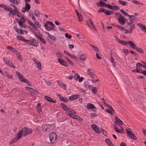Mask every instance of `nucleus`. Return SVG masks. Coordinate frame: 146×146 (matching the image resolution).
<instances>
[{
  "label": "nucleus",
  "mask_w": 146,
  "mask_h": 146,
  "mask_svg": "<svg viewBox=\"0 0 146 146\" xmlns=\"http://www.w3.org/2000/svg\"><path fill=\"white\" fill-rule=\"evenodd\" d=\"M50 142L52 144H54L56 143L58 140L57 135L54 132H52L49 135Z\"/></svg>",
  "instance_id": "nucleus-1"
},
{
  "label": "nucleus",
  "mask_w": 146,
  "mask_h": 146,
  "mask_svg": "<svg viewBox=\"0 0 146 146\" xmlns=\"http://www.w3.org/2000/svg\"><path fill=\"white\" fill-rule=\"evenodd\" d=\"M25 42L27 43L29 45H32L35 46H37L38 45V43L34 38L29 40L25 39Z\"/></svg>",
  "instance_id": "nucleus-2"
},
{
  "label": "nucleus",
  "mask_w": 146,
  "mask_h": 146,
  "mask_svg": "<svg viewBox=\"0 0 146 146\" xmlns=\"http://www.w3.org/2000/svg\"><path fill=\"white\" fill-rule=\"evenodd\" d=\"M44 27L46 30L50 31L53 29L54 27V25L52 22L47 21L45 23Z\"/></svg>",
  "instance_id": "nucleus-3"
},
{
  "label": "nucleus",
  "mask_w": 146,
  "mask_h": 146,
  "mask_svg": "<svg viewBox=\"0 0 146 146\" xmlns=\"http://www.w3.org/2000/svg\"><path fill=\"white\" fill-rule=\"evenodd\" d=\"M125 27L127 28L128 30H130L128 31V33H131L132 30L134 29L135 28L134 24L131 23H127L126 24Z\"/></svg>",
  "instance_id": "nucleus-4"
},
{
  "label": "nucleus",
  "mask_w": 146,
  "mask_h": 146,
  "mask_svg": "<svg viewBox=\"0 0 146 146\" xmlns=\"http://www.w3.org/2000/svg\"><path fill=\"white\" fill-rule=\"evenodd\" d=\"M21 131L22 133H24L23 134V136L31 134L32 132V130L31 129L27 128L25 127L23 128Z\"/></svg>",
  "instance_id": "nucleus-5"
},
{
  "label": "nucleus",
  "mask_w": 146,
  "mask_h": 146,
  "mask_svg": "<svg viewBox=\"0 0 146 146\" xmlns=\"http://www.w3.org/2000/svg\"><path fill=\"white\" fill-rule=\"evenodd\" d=\"M86 23L88 26H89L92 30L95 31L96 30V29L94 25L93 22L91 19H90L88 21H87Z\"/></svg>",
  "instance_id": "nucleus-6"
},
{
  "label": "nucleus",
  "mask_w": 146,
  "mask_h": 146,
  "mask_svg": "<svg viewBox=\"0 0 146 146\" xmlns=\"http://www.w3.org/2000/svg\"><path fill=\"white\" fill-rule=\"evenodd\" d=\"M25 7L22 9V11L24 13H25L26 11L29 12L31 8L30 5L28 3L27 1H25Z\"/></svg>",
  "instance_id": "nucleus-7"
},
{
  "label": "nucleus",
  "mask_w": 146,
  "mask_h": 146,
  "mask_svg": "<svg viewBox=\"0 0 146 146\" xmlns=\"http://www.w3.org/2000/svg\"><path fill=\"white\" fill-rule=\"evenodd\" d=\"M16 74L18 77V78L19 80L21 82H25L27 80L19 72H16Z\"/></svg>",
  "instance_id": "nucleus-8"
},
{
  "label": "nucleus",
  "mask_w": 146,
  "mask_h": 146,
  "mask_svg": "<svg viewBox=\"0 0 146 146\" xmlns=\"http://www.w3.org/2000/svg\"><path fill=\"white\" fill-rule=\"evenodd\" d=\"M3 59L4 61L5 62L6 64L9 65L10 67L13 68H15V67L9 60L4 58H3Z\"/></svg>",
  "instance_id": "nucleus-9"
},
{
  "label": "nucleus",
  "mask_w": 146,
  "mask_h": 146,
  "mask_svg": "<svg viewBox=\"0 0 146 146\" xmlns=\"http://www.w3.org/2000/svg\"><path fill=\"white\" fill-rule=\"evenodd\" d=\"M91 127L95 131L98 133H100V131L99 127L96 125H92Z\"/></svg>",
  "instance_id": "nucleus-10"
},
{
  "label": "nucleus",
  "mask_w": 146,
  "mask_h": 146,
  "mask_svg": "<svg viewBox=\"0 0 146 146\" xmlns=\"http://www.w3.org/2000/svg\"><path fill=\"white\" fill-rule=\"evenodd\" d=\"M80 95L79 94L72 95L69 98V100L72 101L78 99L79 98Z\"/></svg>",
  "instance_id": "nucleus-11"
},
{
  "label": "nucleus",
  "mask_w": 146,
  "mask_h": 146,
  "mask_svg": "<svg viewBox=\"0 0 146 146\" xmlns=\"http://www.w3.org/2000/svg\"><path fill=\"white\" fill-rule=\"evenodd\" d=\"M15 20L19 24V25L21 26L23 28H25L26 27V26L25 24L23 22H22L21 20L17 18H16Z\"/></svg>",
  "instance_id": "nucleus-12"
},
{
  "label": "nucleus",
  "mask_w": 146,
  "mask_h": 146,
  "mask_svg": "<svg viewBox=\"0 0 146 146\" xmlns=\"http://www.w3.org/2000/svg\"><path fill=\"white\" fill-rule=\"evenodd\" d=\"M87 72L89 76L92 78H93L94 76V74L93 70L89 68Z\"/></svg>",
  "instance_id": "nucleus-13"
},
{
  "label": "nucleus",
  "mask_w": 146,
  "mask_h": 146,
  "mask_svg": "<svg viewBox=\"0 0 146 146\" xmlns=\"http://www.w3.org/2000/svg\"><path fill=\"white\" fill-rule=\"evenodd\" d=\"M86 108L88 109H94L96 108V107L94 105L91 103H88L86 106Z\"/></svg>",
  "instance_id": "nucleus-14"
},
{
  "label": "nucleus",
  "mask_w": 146,
  "mask_h": 146,
  "mask_svg": "<svg viewBox=\"0 0 146 146\" xmlns=\"http://www.w3.org/2000/svg\"><path fill=\"white\" fill-rule=\"evenodd\" d=\"M58 62L62 65H63L64 66L67 67V65L66 64H67V63L66 61L62 59H60V58H58Z\"/></svg>",
  "instance_id": "nucleus-15"
},
{
  "label": "nucleus",
  "mask_w": 146,
  "mask_h": 146,
  "mask_svg": "<svg viewBox=\"0 0 146 146\" xmlns=\"http://www.w3.org/2000/svg\"><path fill=\"white\" fill-rule=\"evenodd\" d=\"M89 89L91 90L92 93L96 94L97 92V89L96 87H92L91 86H88Z\"/></svg>",
  "instance_id": "nucleus-16"
},
{
  "label": "nucleus",
  "mask_w": 146,
  "mask_h": 146,
  "mask_svg": "<svg viewBox=\"0 0 146 146\" xmlns=\"http://www.w3.org/2000/svg\"><path fill=\"white\" fill-rule=\"evenodd\" d=\"M127 43L128 44L130 45L132 48L135 49L137 47L136 46V44L131 41H128Z\"/></svg>",
  "instance_id": "nucleus-17"
},
{
  "label": "nucleus",
  "mask_w": 146,
  "mask_h": 146,
  "mask_svg": "<svg viewBox=\"0 0 146 146\" xmlns=\"http://www.w3.org/2000/svg\"><path fill=\"white\" fill-rule=\"evenodd\" d=\"M54 128L55 125H48L47 131H52L54 129Z\"/></svg>",
  "instance_id": "nucleus-18"
},
{
  "label": "nucleus",
  "mask_w": 146,
  "mask_h": 146,
  "mask_svg": "<svg viewBox=\"0 0 146 146\" xmlns=\"http://www.w3.org/2000/svg\"><path fill=\"white\" fill-rule=\"evenodd\" d=\"M57 83L61 87L65 90H66V86L64 83L62 82H60L59 81L57 82Z\"/></svg>",
  "instance_id": "nucleus-19"
},
{
  "label": "nucleus",
  "mask_w": 146,
  "mask_h": 146,
  "mask_svg": "<svg viewBox=\"0 0 146 146\" xmlns=\"http://www.w3.org/2000/svg\"><path fill=\"white\" fill-rule=\"evenodd\" d=\"M14 9V10L13 9L12 10H11V11L9 12H10V15L11 16H13V17L16 15L17 9Z\"/></svg>",
  "instance_id": "nucleus-20"
},
{
  "label": "nucleus",
  "mask_w": 146,
  "mask_h": 146,
  "mask_svg": "<svg viewBox=\"0 0 146 146\" xmlns=\"http://www.w3.org/2000/svg\"><path fill=\"white\" fill-rule=\"evenodd\" d=\"M117 19L119 23L121 25H123L125 24L126 19L124 18L121 19L119 18H118Z\"/></svg>",
  "instance_id": "nucleus-21"
},
{
  "label": "nucleus",
  "mask_w": 146,
  "mask_h": 146,
  "mask_svg": "<svg viewBox=\"0 0 146 146\" xmlns=\"http://www.w3.org/2000/svg\"><path fill=\"white\" fill-rule=\"evenodd\" d=\"M44 98L46 100H47L48 102H50L54 103H56V101L55 100L53 101L48 96H45Z\"/></svg>",
  "instance_id": "nucleus-22"
},
{
  "label": "nucleus",
  "mask_w": 146,
  "mask_h": 146,
  "mask_svg": "<svg viewBox=\"0 0 146 146\" xmlns=\"http://www.w3.org/2000/svg\"><path fill=\"white\" fill-rule=\"evenodd\" d=\"M128 136L130 139H132L134 140H136L137 139V137L133 132L130 134V135H128Z\"/></svg>",
  "instance_id": "nucleus-23"
},
{
  "label": "nucleus",
  "mask_w": 146,
  "mask_h": 146,
  "mask_svg": "<svg viewBox=\"0 0 146 146\" xmlns=\"http://www.w3.org/2000/svg\"><path fill=\"white\" fill-rule=\"evenodd\" d=\"M125 131L127 133V136L129 135H130V134L133 132L132 130L131 129L129 128H127L125 129Z\"/></svg>",
  "instance_id": "nucleus-24"
},
{
  "label": "nucleus",
  "mask_w": 146,
  "mask_h": 146,
  "mask_svg": "<svg viewBox=\"0 0 146 146\" xmlns=\"http://www.w3.org/2000/svg\"><path fill=\"white\" fill-rule=\"evenodd\" d=\"M35 63L37 65V67L39 70H41V64L40 62L37 61V60H36V61H35Z\"/></svg>",
  "instance_id": "nucleus-25"
},
{
  "label": "nucleus",
  "mask_w": 146,
  "mask_h": 146,
  "mask_svg": "<svg viewBox=\"0 0 146 146\" xmlns=\"http://www.w3.org/2000/svg\"><path fill=\"white\" fill-rule=\"evenodd\" d=\"M10 2L13 3V4L17 5L19 4L20 3V0H9Z\"/></svg>",
  "instance_id": "nucleus-26"
},
{
  "label": "nucleus",
  "mask_w": 146,
  "mask_h": 146,
  "mask_svg": "<svg viewBox=\"0 0 146 146\" xmlns=\"http://www.w3.org/2000/svg\"><path fill=\"white\" fill-rule=\"evenodd\" d=\"M87 58V56L85 54H82L80 56V59L81 60L85 61L86 60Z\"/></svg>",
  "instance_id": "nucleus-27"
},
{
  "label": "nucleus",
  "mask_w": 146,
  "mask_h": 146,
  "mask_svg": "<svg viewBox=\"0 0 146 146\" xmlns=\"http://www.w3.org/2000/svg\"><path fill=\"white\" fill-rule=\"evenodd\" d=\"M105 141L107 144L110 146H114L113 145L109 139H106Z\"/></svg>",
  "instance_id": "nucleus-28"
},
{
  "label": "nucleus",
  "mask_w": 146,
  "mask_h": 146,
  "mask_svg": "<svg viewBox=\"0 0 146 146\" xmlns=\"http://www.w3.org/2000/svg\"><path fill=\"white\" fill-rule=\"evenodd\" d=\"M135 50L141 54H143L144 53V50L141 48L137 47Z\"/></svg>",
  "instance_id": "nucleus-29"
},
{
  "label": "nucleus",
  "mask_w": 146,
  "mask_h": 146,
  "mask_svg": "<svg viewBox=\"0 0 146 146\" xmlns=\"http://www.w3.org/2000/svg\"><path fill=\"white\" fill-rule=\"evenodd\" d=\"M42 129L44 131H47L48 125L44 124L42 126Z\"/></svg>",
  "instance_id": "nucleus-30"
},
{
  "label": "nucleus",
  "mask_w": 146,
  "mask_h": 146,
  "mask_svg": "<svg viewBox=\"0 0 146 146\" xmlns=\"http://www.w3.org/2000/svg\"><path fill=\"white\" fill-rule=\"evenodd\" d=\"M40 105L41 104L40 103L38 104L37 105V111L39 113H40V112H42V108Z\"/></svg>",
  "instance_id": "nucleus-31"
},
{
  "label": "nucleus",
  "mask_w": 146,
  "mask_h": 146,
  "mask_svg": "<svg viewBox=\"0 0 146 146\" xmlns=\"http://www.w3.org/2000/svg\"><path fill=\"white\" fill-rule=\"evenodd\" d=\"M16 37H17V39H18V40H22V41H23L24 42H25V38H24V37H23L20 36L19 35L17 36Z\"/></svg>",
  "instance_id": "nucleus-32"
},
{
  "label": "nucleus",
  "mask_w": 146,
  "mask_h": 146,
  "mask_svg": "<svg viewBox=\"0 0 146 146\" xmlns=\"http://www.w3.org/2000/svg\"><path fill=\"white\" fill-rule=\"evenodd\" d=\"M23 133L21 130H20L18 133L17 134V137H17V138L19 139L21 138V135H23Z\"/></svg>",
  "instance_id": "nucleus-33"
},
{
  "label": "nucleus",
  "mask_w": 146,
  "mask_h": 146,
  "mask_svg": "<svg viewBox=\"0 0 146 146\" xmlns=\"http://www.w3.org/2000/svg\"><path fill=\"white\" fill-rule=\"evenodd\" d=\"M114 127L115 131L119 133H122V132L121 130H119L117 126L116 125H114Z\"/></svg>",
  "instance_id": "nucleus-34"
},
{
  "label": "nucleus",
  "mask_w": 146,
  "mask_h": 146,
  "mask_svg": "<svg viewBox=\"0 0 146 146\" xmlns=\"http://www.w3.org/2000/svg\"><path fill=\"white\" fill-rule=\"evenodd\" d=\"M60 99V101L65 102H67L68 101V99L66 97H61Z\"/></svg>",
  "instance_id": "nucleus-35"
},
{
  "label": "nucleus",
  "mask_w": 146,
  "mask_h": 146,
  "mask_svg": "<svg viewBox=\"0 0 146 146\" xmlns=\"http://www.w3.org/2000/svg\"><path fill=\"white\" fill-rule=\"evenodd\" d=\"M132 2L135 4H138V5H143V4L140 3L139 1H137L136 0H132Z\"/></svg>",
  "instance_id": "nucleus-36"
},
{
  "label": "nucleus",
  "mask_w": 146,
  "mask_h": 146,
  "mask_svg": "<svg viewBox=\"0 0 146 146\" xmlns=\"http://www.w3.org/2000/svg\"><path fill=\"white\" fill-rule=\"evenodd\" d=\"M62 108L65 111H66L67 109L68 108V107L66 105H65L64 104L61 103L60 104Z\"/></svg>",
  "instance_id": "nucleus-37"
},
{
  "label": "nucleus",
  "mask_w": 146,
  "mask_h": 146,
  "mask_svg": "<svg viewBox=\"0 0 146 146\" xmlns=\"http://www.w3.org/2000/svg\"><path fill=\"white\" fill-rule=\"evenodd\" d=\"M19 139L17 138V137H15V138H13L12 140L9 142L10 144H11L12 143L15 142L17 141Z\"/></svg>",
  "instance_id": "nucleus-38"
},
{
  "label": "nucleus",
  "mask_w": 146,
  "mask_h": 146,
  "mask_svg": "<svg viewBox=\"0 0 146 146\" xmlns=\"http://www.w3.org/2000/svg\"><path fill=\"white\" fill-rule=\"evenodd\" d=\"M112 25L114 26L115 27H116L118 29H119L121 30H125V28H124L123 26H121L119 25H115L113 24H112Z\"/></svg>",
  "instance_id": "nucleus-39"
},
{
  "label": "nucleus",
  "mask_w": 146,
  "mask_h": 146,
  "mask_svg": "<svg viewBox=\"0 0 146 146\" xmlns=\"http://www.w3.org/2000/svg\"><path fill=\"white\" fill-rule=\"evenodd\" d=\"M138 68H140V69H137L136 70V72L140 73H142L144 74L143 72L144 71H146L142 70L141 68L140 67H139Z\"/></svg>",
  "instance_id": "nucleus-40"
},
{
  "label": "nucleus",
  "mask_w": 146,
  "mask_h": 146,
  "mask_svg": "<svg viewBox=\"0 0 146 146\" xmlns=\"http://www.w3.org/2000/svg\"><path fill=\"white\" fill-rule=\"evenodd\" d=\"M114 13V11H108L107 10H106L105 13L107 15H110L113 14Z\"/></svg>",
  "instance_id": "nucleus-41"
},
{
  "label": "nucleus",
  "mask_w": 146,
  "mask_h": 146,
  "mask_svg": "<svg viewBox=\"0 0 146 146\" xmlns=\"http://www.w3.org/2000/svg\"><path fill=\"white\" fill-rule=\"evenodd\" d=\"M33 30V33L38 38H39L41 36L39 35L37 32H36L33 29H32Z\"/></svg>",
  "instance_id": "nucleus-42"
},
{
  "label": "nucleus",
  "mask_w": 146,
  "mask_h": 146,
  "mask_svg": "<svg viewBox=\"0 0 146 146\" xmlns=\"http://www.w3.org/2000/svg\"><path fill=\"white\" fill-rule=\"evenodd\" d=\"M118 2L119 3L124 6H125L127 5V3L126 2L120 0H119L118 1Z\"/></svg>",
  "instance_id": "nucleus-43"
},
{
  "label": "nucleus",
  "mask_w": 146,
  "mask_h": 146,
  "mask_svg": "<svg viewBox=\"0 0 146 146\" xmlns=\"http://www.w3.org/2000/svg\"><path fill=\"white\" fill-rule=\"evenodd\" d=\"M5 10L9 12L11 10H12L13 9L12 8L9 6H6V7L5 8Z\"/></svg>",
  "instance_id": "nucleus-44"
},
{
  "label": "nucleus",
  "mask_w": 146,
  "mask_h": 146,
  "mask_svg": "<svg viewBox=\"0 0 146 146\" xmlns=\"http://www.w3.org/2000/svg\"><path fill=\"white\" fill-rule=\"evenodd\" d=\"M115 14L117 17H119L120 18V19H121L125 18L121 14L119 13H115Z\"/></svg>",
  "instance_id": "nucleus-45"
},
{
  "label": "nucleus",
  "mask_w": 146,
  "mask_h": 146,
  "mask_svg": "<svg viewBox=\"0 0 146 146\" xmlns=\"http://www.w3.org/2000/svg\"><path fill=\"white\" fill-rule=\"evenodd\" d=\"M7 48L14 52H17V51L15 49L13 48L12 47L8 46L7 47Z\"/></svg>",
  "instance_id": "nucleus-46"
},
{
  "label": "nucleus",
  "mask_w": 146,
  "mask_h": 146,
  "mask_svg": "<svg viewBox=\"0 0 146 146\" xmlns=\"http://www.w3.org/2000/svg\"><path fill=\"white\" fill-rule=\"evenodd\" d=\"M80 77V75L78 74H76L74 75V78L75 80H78Z\"/></svg>",
  "instance_id": "nucleus-47"
},
{
  "label": "nucleus",
  "mask_w": 146,
  "mask_h": 146,
  "mask_svg": "<svg viewBox=\"0 0 146 146\" xmlns=\"http://www.w3.org/2000/svg\"><path fill=\"white\" fill-rule=\"evenodd\" d=\"M119 121H115V123L116 124H118L119 125H122L123 123L121 119L118 120Z\"/></svg>",
  "instance_id": "nucleus-48"
},
{
  "label": "nucleus",
  "mask_w": 146,
  "mask_h": 146,
  "mask_svg": "<svg viewBox=\"0 0 146 146\" xmlns=\"http://www.w3.org/2000/svg\"><path fill=\"white\" fill-rule=\"evenodd\" d=\"M111 57L110 58V61H111V62L113 64V65L114 66H115L116 64L114 62V59L113 58V57H112V54H111Z\"/></svg>",
  "instance_id": "nucleus-49"
},
{
  "label": "nucleus",
  "mask_w": 146,
  "mask_h": 146,
  "mask_svg": "<svg viewBox=\"0 0 146 146\" xmlns=\"http://www.w3.org/2000/svg\"><path fill=\"white\" fill-rule=\"evenodd\" d=\"M47 33L48 35V36L50 38L54 41H55L56 40V38L54 36L52 35H50L48 33Z\"/></svg>",
  "instance_id": "nucleus-50"
},
{
  "label": "nucleus",
  "mask_w": 146,
  "mask_h": 146,
  "mask_svg": "<svg viewBox=\"0 0 146 146\" xmlns=\"http://www.w3.org/2000/svg\"><path fill=\"white\" fill-rule=\"evenodd\" d=\"M120 9V7L118 6H115L113 7L112 10L117 11Z\"/></svg>",
  "instance_id": "nucleus-51"
},
{
  "label": "nucleus",
  "mask_w": 146,
  "mask_h": 146,
  "mask_svg": "<svg viewBox=\"0 0 146 146\" xmlns=\"http://www.w3.org/2000/svg\"><path fill=\"white\" fill-rule=\"evenodd\" d=\"M128 41L127 42H126L123 40H121L119 42V43L124 45H127L128 44Z\"/></svg>",
  "instance_id": "nucleus-52"
},
{
  "label": "nucleus",
  "mask_w": 146,
  "mask_h": 146,
  "mask_svg": "<svg viewBox=\"0 0 146 146\" xmlns=\"http://www.w3.org/2000/svg\"><path fill=\"white\" fill-rule=\"evenodd\" d=\"M40 14L39 11L36 10L34 11V15L36 17H38Z\"/></svg>",
  "instance_id": "nucleus-53"
},
{
  "label": "nucleus",
  "mask_w": 146,
  "mask_h": 146,
  "mask_svg": "<svg viewBox=\"0 0 146 146\" xmlns=\"http://www.w3.org/2000/svg\"><path fill=\"white\" fill-rule=\"evenodd\" d=\"M66 60L67 62H68L72 66H73L74 65V64L68 58H66Z\"/></svg>",
  "instance_id": "nucleus-54"
},
{
  "label": "nucleus",
  "mask_w": 146,
  "mask_h": 146,
  "mask_svg": "<svg viewBox=\"0 0 146 146\" xmlns=\"http://www.w3.org/2000/svg\"><path fill=\"white\" fill-rule=\"evenodd\" d=\"M16 31L18 34H22L23 33V32L22 31V30L20 29H18Z\"/></svg>",
  "instance_id": "nucleus-55"
},
{
  "label": "nucleus",
  "mask_w": 146,
  "mask_h": 146,
  "mask_svg": "<svg viewBox=\"0 0 146 146\" xmlns=\"http://www.w3.org/2000/svg\"><path fill=\"white\" fill-rule=\"evenodd\" d=\"M74 119H76L78 120H79V121H82V119L80 117H79V116H78V115H75V116H74Z\"/></svg>",
  "instance_id": "nucleus-56"
},
{
  "label": "nucleus",
  "mask_w": 146,
  "mask_h": 146,
  "mask_svg": "<svg viewBox=\"0 0 146 146\" xmlns=\"http://www.w3.org/2000/svg\"><path fill=\"white\" fill-rule=\"evenodd\" d=\"M35 24L36 25V26H37V27L38 28H40L41 27V25L39 23V22L36 21H35Z\"/></svg>",
  "instance_id": "nucleus-57"
},
{
  "label": "nucleus",
  "mask_w": 146,
  "mask_h": 146,
  "mask_svg": "<svg viewBox=\"0 0 146 146\" xmlns=\"http://www.w3.org/2000/svg\"><path fill=\"white\" fill-rule=\"evenodd\" d=\"M17 11L16 14L18 17H21V16H22V14L19 11L18 9H17Z\"/></svg>",
  "instance_id": "nucleus-58"
},
{
  "label": "nucleus",
  "mask_w": 146,
  "mask_h": 146,
  "mask_svg": "<svg viewBox=\"0 0 146 146\" xmlns=\"http://www.w3.org/2000/svg\"><path fill=\"white\" fill-rule=\"evenodd\" d=\"M38 39L43 43L45 44L46 42L43 38L40 36Z\"/></svg>",
  "instance_id": "nucleus-59"
},
{
  "label": "nucleus",
  "mask_w": 146,
  "mask_h": 146,
  "mask_svg": "<svg viewBox=\"0 0 146 146\" xmlns=\"http://www.w3.org/2000/svg\"><path fill=\"white\" fill-rule=\"evenodd\" d=\"M77 16L78 17L79 20L81 22L83 21V19L82 18V16L81 14H80L79 15H78V16Z\"/></svg>",
  "instance_id": "nucleus-60"
},
{
  "label": "nucleus",
  "mask_w": 146,
  "mask_h": 146,
  "mask_svg": "<svg viewBox=\"0 0 146 146\" xmlns=\"http://www.w3.org/2000/svg\"><path fill=\"white\" fill-rule=\"evenodd\" d=\"M5 74L6 76L9 78L11 79L13 78V77L12 76L10 75L7 72H5Z\"/></svg>",
  "instance_id": "nucleus-61"
},
{
  "label": "nucleus",
  "mask_w": 146,
  "mask_h": 146,
  "mask_svg": "<svg viewBox=\"0 0 146 146\" xmlns=\"http://www.w3.org/2000/svg\"><path fill=\"white\" fill-rule=\"evenodd\" d=\"M101 133L103 134L104 135L106 136L107 134V133L106 131L103 129H101Z\"/></svg>",
  "instance_id": "nucleus-62"
},
{
  "label": "nucleus",
  "mask_w": 146,
  "mask_h": 146,
  "mask_svg": "<svg viewBox=\"0 0 146 146\" xmlns=\"http://www.w3.org/2000/svg\"><path fill=\"white\" fill-rule=\"evenodd\" d=\"M56 54L57 56V57H58L60 58H62V55L58 52H56Z\"/></svg>",
  "instance_id": "nucleus-63"
},
{
  "label": "nucleus",
  "mask_w": 146,
  "mask_h": 146,
  "mask_svg": "<svg viewBox=\"0 0 146 146\" xmlns=\"http://www.w3.org/2000/svg\"><path fill=\"white\" fill-rule=\"evenodd\" d=\"M123 52L125 53L126 55H127L129 54L128 50L127 49H123Z\"/></svg>",
  "instance_id": "nucleus-64"
}]
</instances>
